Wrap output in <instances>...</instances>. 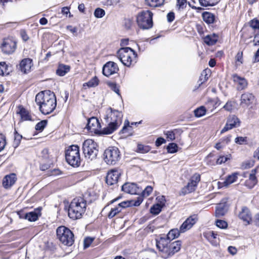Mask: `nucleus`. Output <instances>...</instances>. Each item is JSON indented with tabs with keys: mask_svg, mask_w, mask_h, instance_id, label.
Segmentation results:
<instances>
[{
	"mask_svg": "<svg viewBox=\"0 0 259 259\" xmlns=\"http://www.w3.org/2000/svg\"><path fill=\"white\" fill-rule=\"evenodd\" d=\"M109 111L105 118L108 125L103 129H100L101 125L96 117H93L88 119L87 129L99 135H110L117 130L122 123L123 114L117 110L109 108Z\"/></svg>",
	"mask_w": 259,
	"mask_h": 259,
	"instance_id": "nucleus-1",
	"label": "nucleus"
},
{
	"mask_svg": "<svg viewBox=\"0 0 259 259\" xmlns=\"http://www.w3.org/2000/svg\"><path fill=\"white\" fill-rule=\"evenodd\" d=\"M35 102L39 106L40 111L45 115L51 113L57 106L55 95L50 90L38 93L35 97Z\"/></svg>",
	"mask_w": 259,
	"mask_h": 259,
	"instance_id": "nucleus-2",
	"label": "nucleus"
},
{
	"mask_svg": "<svg viewBox=\"0 0 259 259\" xmlns=\"http://www.w3.org/2000/svg\"><path fill=\"white\" fill-rule=\"evenodd\" d=\"M182 243L178 240L170 242L168 239L160 237L156 240V247L161 257L166 259L174 255L181 249Z\"/></svg>",
	"mask_w": 259,
	"mask_h": 259,
	"instance_id": "nucleus-3",
	"label": "nucleus"
},
{
	"mask_svg": "<svg viewBox=\"0 0 259 259\" xmlns=\"http://www.w3.org/2000/svg\"><path fill=\"white\" fill-rule=\"evenodd\" d=\"M87 206L86 201L82 197H76L71 202L68 210V216L72 220L81 218Z\"/></svg>",
	"mask_w": 259,
	"mask_h": 259,
	"instance_id": "nucleus-4",
	"label": "nucleus"
},
{
	"mask_svg": "<svg viewBox=\"0 0 259 259\" xmlns=\"http://www.w3.org/2000/svg\"><path fill=\"white\" fill-rule=\"evenodd\" d=\"M117 55L121 62L127 67L135 64L137 61V54L130 47L120 48L118 51Z\"/></svg>",
	"mask_w": 259,
	"mask_h": 259,
	"instance_id": "nucleus-5",
	"label": "nucleus"
},
{
	"mask_svg": "<svg viewBox=\"0 0 259 259\" xmlns=\"http://www.w3.org/2000/svg\"><path fill=\"white\" fill-rule=\"evenodd\" d=\"M82 149L84 157L87 160H93L96 158L98 153V146L94 140H85L82 144Z\"/></svg>",
	"mask_w": 259,
	"mask_h": 259,
	"instance_id": "nucleus-6",
	"label": "nucleus"
},
{
	"mask_svg": "<svg viewBox=\"0 0 259 259\" xmlns=\"http://www.w3.org/2000/svg\"><path fill=\"white\" fill-rule=\"evenodd\" d=\"M65 158L67 163L73 167H77L80 164L79 148L77 145H72L68 147L65 152Z\"/></svg>",
	"mask_w": 259,
	"mask_h": 259,
	"instance_id": "nucleus-7",
	"label": "nucleus"
},
{
	"mask_svg": "<svg viewBox=\"0 0 259 259\" xmlns=\"http://www.w3.org/2000/svg\"><path fill=\"white\" fill-rule=\"evenodd\" d=\"M60 241L65 245L70 246L74 241V235L71 231L65 226H60L56 230Z\"/></svg>",
	"mask_w": 259,
	"mask_h": 259,
	"instance_id": "nucleus-8",
	"label": "nucleus"
},
{
	"mask_svg": "<svg viewBox=\"0 0 259 259\" xmlns=\"http://www.w3.org/2000/svg\"><path fill=\"white\" fill-rule=\"evenodd\" d=\"M153 13L149 10H144L139 13L137 16V22L141 28L148 29L153 26Z\"/></svg>",
	"mask_w": 259,
	"mask_h": 259,
	"instance_id": "nucleus-9",
	"label": "nucleus"
},
{
	"mask_svg": "<svg viewBox=\"0 0 259 259\" xmlns=\"http://www.w3.org/2000/svg\"><path fill=\"white\" fill-rule=\"evenodd\" d=\"M120 157L119 150L116 147H109L105 150L103 154L104 160L108 165L115 164Z\"/></svg>",
	"mask_w": 259,
	"mask_h": 259,
	"instance_id": "nucleus-10",
	"label": "nucleus"
},
{
	"mask_svg": "<svg viewBox=\"0 0 259 259\" xmlns=\"http://www.w3.org/2000/svg\"><path fill=\"white\" fill-rule=\"evenodd\" d=\"M200 181V175L197 173L194 174L190 179L187 185L182 189L181 193L184 195L194 191Z\"/></svg>",
	"mask_w": 259,
	"mask_h": 259,
	"instance_id": "nucleus-11",
	"label": "nucleus"
},
{
	"mask_svg": "<svg viewBox=\"0 0 259 259\" xmlns=\"http://www.w3.org/2000/svg\"><path fill=\"white\" fill-rule=\"evenodd\" d=\"M240 123V119L236 115H229L227 118L225 126L221 131V133L223 134L229 130L239 127Z\"/></svg>",
	"mask_w": 259,
	"mask_h": 259,
	"instance_id": "nucleus-12",
	"label": "nucleus"
},
{
	"mask_svg": "<svg viewBox=\"0 0 259 259\" xmlns=\"http://www.w3.org/2000/svg\"><path fill=\"white\" fill-rule=\"evenodd\" d=\"M118 70V67L116 63L112 61H109L104 65L102 73L104 75L109 77L117 73Z\"/></svg>",
	"mask_w": 259,
	"mask_h": 259,
	"instance_id": "nucleus-13",
	"label": "nucleus"
},
{
	"mask_svg": "<svg viewBox=\"0 0 259 259\" xmlns=\"http://www.w3.org/2000/svg\"><path fill=\"white\" fill-rule=\"evenodd\" d=\"M197 214H193L188 217L180 226L182 233H184L190 230L198 221Z\"/></svg>",
	"mask_w": 259,
	"mask_h": 259,
	"instance_id": "nucleus-14",
	"label": "nucleus"
},
{
	"mask_svg": "<svg viewBox=\"0 0 259 259\" xmlns=\"http://www.w3.org/2000/svg\"><path fill=\"white\" fill-rule=\"evenodd\" d=\"M1 48L4 53L11 54L15 52L16 49V43L15 41L10 39H5Z\"/></svg>",
	"mask_w": 259,
	"mask_h": 259,
	"instance_id": "nucleus-15",
	"label": "nucleus"
},
{
	"mask_svg": "<svg viewBox=\"0 0 259 259\" xmlns=\"http://www.w3.org/2000/svg\"><path fill=\"white\" fill-rule=\"evenodd\" d=\"M120 174V171L118 169L111 170L107 175L106 178V183L109 185L116 184Z\"/></svg>",
	"mask_w": 259,
	"mask_h": 259,
	"instance_id": "nucleus-16",
	"label": "nucleus"
},
{
	"mask_svg": "<svg viewBox=\"0 0 259 259\" xmlns=\"http://www.w3.org/2000/svg\"><path fill=\"white\" fill-rule=\"evenodd\" d=\"M33 66L32 60L30 58H24L22 59L18 66V69L23 73H29Z\"/></svg>",
	"mask_w": 259,
	"mask_h": 259,
	"instance_id": "nucleus-17",
	"label": "nucleus"
},
{
	"mask_svg": "<svg viewBox=\"0 0 259 259\" xmlns=\"http://www.w3.org/2000/svg\"><path fill=\"white\" fill-rule=\"evenodd\" d=\"M40 210L41 209L38 208L28 213L19 214V216L21 219H24L30 222H34L38 219V216L40 215Z\"/></svg>",
	"mask_w": 259,
	"mask_h": 259,
	"instance_id": "nucleus-18",
	"label": "nucleus"
},
{
	"mask_svg": "<svg viewBox=\"0 0 259 259\" xmlns=\"http://www.w3.org/2000/svg\"><path fill=\"white\" fill-rule=\"evenodd\" d=\"M254 101V96L251 93H245L241 96L240 105L242 107H248L251 105Z\"/></svg>",
	"mask_w": 259,
	"mask_h": 259,
	"instance_id": "nucleus-19",
	"label": "nucleus"
},
{
	"mask_svg": "<svg viewBox=\"0 0 259 259\" xmlns=\"http://www.w3.org/2000/svg\"><path fill=\"white\" fill-rule=\"evenodd\" d=\"M122 190L131 194H137L141 191V190H139V188L135 183H126L123 185Z\"/></svg>",
	"mask_w": 259,
	"mask_h": 259,
	"instance_id": "nucleus-20",
	"label": "nucleus"
},
{
	"mask_svg": "<svg viewBox=\"0 0 259 259\" xmlns=\"http://www.w3.org/2000/svg\"><path fill=\"white\" fill-rule=\"evenodd\" d=\"M233 81L237 85V88L238 90H242L244 89L247 85L246 80L236 74L232 75Z\"/></svg>",
	"mask_w": 259,
	"mask_h": 259,
	"instance_id": "nucleus-21",
	"label": "nucleus"
},
{
	"mask_svg": "<svg viewBox=\"0 0 259 259\" xmlns=\"http://www.w3.org/2000/svg\"><path fill=\"white\" fill-rule=\"evenodd\" d=\"M16 180L17 178L15 174L7 175L3 179V185L5 188H10L15 184Z\"/></svg>",
	"mask_w": 259,
	"mask_h": 259,
	"instance_id": "nucleus-22",
	"label": "nucleus"
},
{
	"mask_svg": "<svg viewBox=\"0 0 259 259\" xmlns=\"http://www.w3.org/2000/svg\"><path fill=\"white\" fill-rule=\"evenodd\" d=\"M239 174L238 172H234L232 174L229 175L226 179L225 181L223 182H218L219 188H223L224 187H227L231 184L236 181Z\"/></svg>",
	"mask_w": 259,
	"mask_h": 259,
	"instance_id": "nucleus-23",
	"label": "nucleus"
},
{
	"mask_svg": "<svg viewBox=\"0 0 259 259\" xmlns=\"http://www.w3.org/2000/svg\"><path fill=\"white\" fill-rule=\"evenodd\" d=\"M227 204L226 201L218 204L215 208V216L221 217L225 214L227 211Z\"/></svg>",
	"mask_w": 259,
	"mask_h": 259,
	"instance_id": "nucleus-24",
	"label": "nucleus"
},
{
	"mask_svg": "<svg viewBox=\"0 0 259 259\" xmlns=\"http://www.w3.org/2000/svg\"><path fill=\"white\" fill-rule=\"evenodd\" d=\"M255 171V169H252L249 174V179L245 182V186L249 189L252 188L257 183Z\"/></svg>",
	"mask_w": 259,
	"mask_h": 259,
	"instance_id": "nucleus-25",
	"label": "nucleus"
},
{
	"mask_svg": "<svg viewBox=\"0 0 259 259\" xmlns=\"http://www.w3.org/2000/svg\"><path fill=\"white\" fill-rule=\"evenodd\" d=\"M239 217L243 221L247 222L248 224L251 220V216L249 209L247 207H243L242 211L239 214Z\"/></svg>",
	"mask_w": 259,
	"mask_h": 259,
	"instance_id": "nucleus-26",
	"label": "nucleus"
},
{
	"mask_svg": "<svg viewBox=\"0 0 259 259\" xmlns=\"http://www.w3.org/2000/svg\"><path fill=\"white\" fill-rule=\"evenodd\" d=\"M202 18L206 23L207 24H212L215 21V16L214 14L209 12H204L202 13Z\"/></svg>",
	"mask_w": 259,
	"mask_h": 259,
	"instance_id": "nucleus-27",
	"label": "nucleus"
},
{
	"mask_svg": "<svg viewBox=\"0 0 259 259\" xmlns=\"http://www.w3.org/2000/svg\"><path fill=\"white\" fill-rule=\"evenodd\" d=\"M17 113L20 115L21 119L22 120L26 121L31 120V116L29 112L23 107L20 106L19 107V110L17 112Z\"/></svg>",
	"mask_w": 259,
	"mask_h": 259,
	"instance_id": "nucleus-28",
	"label": "nucleus"
},
{
	"mask_svg": "<svg viewBox=\"0 0 259 259\" xmlns=\"http://www.w3.org/2000/svg\"><path fill=\"white\" fill-rule=\"evenodd\" d=\"M204 42L208 46L214 45L218 41V36L215 35H207L204 37Z\"/></svg>",
	"mask_w": 259,
	"mask_h": 259,
	"instance_id": "nucleus-29",
	"label": "nucleus"
},
{
	"mask_svg": "<svg viewBox=\"0 0 259 259\" xmlns=\"http://www.w3.org/2000/svg\"><path fill=\"white\" fill-rule=\"evenodd\" d=\"M69 70L70 67L68 65L60 64L56 70V73L60 76H63L69 72Z\"/></svg>",
	"mask_w": 259,
	"mask_h": 259,
	"instance_id": "nucleus-30",
	"label": "nucleus"
},
{
	"mask_svg": "<svg viewBox=\"0 0 259 259\" xmlns=\"http://www.w3.org/2000/svg\"><path fill=\"white\" fill-rule=\"evenodd\" d=\"M182 233L181 229H171L167 234V237L166 238L168 239V240H173L174 239L178 237L180 233Z\"/></svg>",
	"mask_w": 259,
	"mask_h": 259,
	"instance_id": "nucleus-31",
	"label": "nucleus"
},
{
	"mask_svg": "<svg viewBox=\"0 0 259 259\" xmlns=\"http://www.w3.org/2000/svg\"><path fill=\"white\" fill-rule=\"evenodd\" d=\"M146 5L150 7H158L162 6L164 0H145Z\"/></svg>",
	"mask_w": 259,
	"mask_h": 259,
	"instance_id": "nucleus-32",
	"label": "nucleus"
},
{
	"mask_svg": "<svg viewBox=\"0 0 259 259\" xmlns=\"http://www.w3.org/2000/svg\"><path fill=\"white\" fill-rule=\"evenodd\" d=\"M151 150V147L148 145H145L142 144H138L137 152L138 153L145 154Z\"/></svg>",
	"mask_w": 259,
	"mask_h": 259,
	"instance_id": "nucleus-33",
	"label": "nucleus"
},
{
	"mask_svg": "<svg viewBox=\"0 0 259 259\" xmlns=\"http://www.w3.org/2000/svg\"><path fill=\"white\" fill-rule=\"evenodd\" d=\"M99 79L97 76H94L88 82L83 83V86L84 87L88 86L89 88H93L97 86L99 84Z\"/></svg>",
	"mask_w": 259,
	"mask_h": 259,
	"instance_id": "nucleus-34",
	"label": "nucleus"
},
{
	"mask_svg": "<svg viewBox=\"0 0 259 259\" xmlns=\"http://www.w3.org/2000/svg\"><path fill=\"white\" fill-rule=\"evenodd\" d=\"M8 68V66L5 62H0V75L4 76L9 74V71Z\"/></svg>",
	"mask_w": 259,
	"mask_h": 259,
	"instance_id": "nucleus-35",
	"label": "nucleus"
},
{
	"mask_svg": "<svg viewBox=\"0 0 259 259\" xmlns=\"http://www.w3.org/2000/svg\"><path fill=\"white\" fill-rule=\"evenodd\" d=\"M22 138V135H20L16 130H15V137L13 144V146L15 148H16L19 146Z\"/></svg>",
	"mask_w": 259,
	"mask_h": 259,
	"instance_id": "nucleus-36",
	"label": "nucleus"
},
{
	"mask_svg": "<svg viewBox=\"0 0 259 259\" xmlns=\"http://www.w3.org/2000/svg\"><path fill=\"white\" fill-rule=\"evenodd\" d=\"M164 205V203L162 204H156L151 207L150 209V212L153 214H158L160 213L161 210V208Z\"/></svg>",
	"mask_w": 259,
	"mask_h": 259,
	"instance_id": "nucleus-37",
	"label": "nucleus"
},
{
	"mask_svg": "<svg viewBox=\"0 0 259 259\" xmlns=\"http://www.w3.org/2000/svg\"><path fill=\"white\" fill-rule=\"evenodd\" d=\"M194 112L196 117H200L205 114L206 109L204 106H200V107L196 109Z\"/></svg>",
	"mask_w": 259,
	"mask_h": 259,
	"instance_id": "nucleus-38",
	"label": "nucleus"
},
{
	"mask_svg": "<svg viewBox=\"0 0 259 259\" xmlns=\"http://www.w3.org/2000/svg\"><path fill=\"white\" fill-rule=\"evenodd\" d=\"M243 62V52H239L235 56V66L236 67L240 66Z\"/></svg>",
	"mask_w": 259,
	"mask_h": 259,
	"instance_id": "nucleus-39",
	"label": "nucleus"
},
{
	"mask_svg": "<svg viewBox=\"0 0 259 259\" xmlns=\"http://www.w3.org/2000/svg\"><path fill=\"white\" fill-rule=\"evenodd\" d=\"M121 211V209L118 206H116L113 208H112L108 214V218L109 219H112Z\"/></svg>",
	"mask_w": 259,
	"mask_h": 259,
	"instance_id": "nucleus-40",
	"label": "nucleus"
},
{
	"mask_svg": "<svg viewBox=\"0 0 259 259\" xmlns=\"http://www.w3.org/2000/svg\"><path fill=\"white\" fill-rule=\"evenodd\" d=\"M207 71L206 70H204L202 71V72L201 74V76H200L199 80L198 81V82H199V85H200L203 83L205 82L208 79V74L207 73Z\"/></svg>",
	"mask_w": 259,
	"mask_h": 259,
	"instance_id": "nucleus-41",
	"label": "nucleus"
},
{
	"mask_svg": "<svg viewBox=\"0 0 259 259\" xmlns=\"http://www.w3.org/2000/svg\"><path fill=\"white\" fill-rule=\"evenodd\" d=\"M108 85L113 91L116 93L119 96L121 97L119 87L116 83L114 82H109L108 83Z\"/></svg>",
	"mask_w": 259,
	"mask_h": 259,
	"instance_id": "nucleus-42",
	"label": "nucleus"
},
{
	"mask_svg": "<svg viewBox=\"0 0 259 259\" xmlns=\"http://www.w3.org/2000/svg\"><path fill=\"white\" fill-rule=\"evenodd\" d=\"M167 150L168 153H174L177 151L178 146L176 144L171 143L168 144L167 147Z\"/></svg>",
	"mask_w": 259,
	"mask_h": 259,
	"instance_id": "nucleus-43",
	"label": "nucleus"
},
{
	"mask_svg": "<svg viewBox=\"0 0 259 259\" xmlns=\"http://www.w3.org/2000/svg\"><path fill=\"white\" fill-rule=\"evenodd\" d=\"M47 124V121L46 120H43L38 122L35 125V130L36 131H41L46 127Z\"/></svg>",
	"mask_w": 259,
	"mask_h": 259,
	"instance_id": "nucleus-44",
	"label": "nucleus"
},
{
	"mask_svg": "<svg viewBox=\"0 0 259 259\" xmlns=\"http://www.w3.org/2000/svg\"><path fill=\"white\" fill-rule=\"evenodd\" d=\"M231 155H227L226 156H220L217 160V163L218 164H221L226 162L228 160L230 159Z\"/></svg>",
	"mask_w": 259,
	"mask_h": 259,
	"instance_id": "nucleus-45",
	"label": "nucleus"
},
{
	"mask_svg": "<svg viewBox=\"0 0 259 259\" xmlns=\"http://www.w3.org/2000/svg\"><path fill=\"white\" fill-rule=\"evenodd\" d=\"M105 15V12L104 10L101 8H97L94 12V16L96 18H102Z\"/></svg>",
	"mask_w": 259,
	"mask_h": 259,
	"instance_id": "nucleus-46",
	"label": "nucleus"
},
{
	"mask_svg": "<svg viewBox=\"0 0 259 259\" xmlns=\"http://www.w3.org/2000/svg\"><path fill=\"white\" fill-rule=\"evenodd\" d=\"M215 224L218 227L221 229H226L228 227L227 223L224 220H217L215 221Z\"/></svg>",
	"mask_w": 259,
	"mask_h": 259,
	"instance_id": "nucleus-47",
	"label": "nucleus"
},
{
	"mask_svg": "<svg viewBox=\"0 0 259 259\" xmlns=\"http://www.w3.org/2000/svg\"><path fill=\"white\" fill-rule=\"evenodd\" d=\"M235 142L239 145L246 144L247 142V138L246 137H238L235 138Z\"/></svg>",
	"mask_w": 259,
	"mask_h": 259,
	"instance_id": "nucleus-48",
	"label": "nucleus"
},
{
	"mask_svg": "<svg viewBox=\"0 0 259 259\" xmlns=\"http://www.w3.org/2000/svg\"><path fill=\"white\" fill-rule=\"evenodd\" d=\"M6 139L4 135L0 134V152L2 151L6 145Z\"/></svg>",
	"mask_w": 259,
	"mask_h": 259,
	"instance_id": "nucleus-49",
	"label": "nucleus"
},
{
	"mask_svg": "<svg viewBox=\"0 0 259 259\" xmlns=\"http://www.w3.org/2000/svg\"><path fill=\"white\" fill-rule=\"evenodd\" d=\"M234 107V103L232 101H228L224 106L223 108L228 111H231Z\"/></svg>",
	"mask_w": 259,
	"mask_h": 259,
	"instance_id": "nucleus-50",
	"label": "nucleus"
},
{
	"mask_svg": "<svg viewBox=\"0 0 259 259\" xmlns=\"http://www.w3.org/2000/svg\"><path fill=\"white\" fill-rule=\"evenodd\" d=\"M167 139L170 141H174L175 139V134L174 131H168L165 132Z\"/></svg>",
	"mask_w": 259,
	"mask_h": 259,
	"instance_id": "nucleus-51",
	"label": "nucleus"
},
{
	"mask_svg": "<svg viewBox=\"0 0 259 259\" xmlns=\"http://www.w3.org/2000/svg\"><path fill=\"white\" fill-rule=\"evenodd\" d=\"M40 156L44 159H49L50 158L49 150L47 148L44 149L41 152Z\"/></svg>",
	"mask_w": 259,
	"mask_h": 259,
	"instance_id": "nucleus-52",
	"label": "nucleus"
},
{
	"mask_svg": "<svg viewBox=\"0 0 259 259\" xmlns=\"http://www.w3.org/2000/svg\"><path fill=\"white\" fill-rule=\"evenodd\" d=\"M250 26L254 29L259 28V21L258 20L253 19L250 22Z\"/></svg>",
	"mask_w": 259,
	"mask_h": 259,
	"instance_id": "nucleus-53",
	"label": "nucleus"
},
{
	"mask_svg": "<svg viewBox=\"0 0 259 259\" xmlns=\"http://www.w3.org/2000/svg\"><path fill=\"white\" fill-rule=\"evenodd\" d=\"M152 188L151 186H147L143 191L142 194L143 196H148L152 191Z\"/></svg>",
	"mask_w": 259,
	"mask_h": 259,
	"instance_id": "nucleus-54",
	"label": "nucleus"
},
{
	"mask_svg": "<svg viewBox=\"0 0 259 259\" xmlns=\"http://www.w3.org/2000/svg\"><path fill=\"white\" fill-rule=\"evenodd\" d=\"M186 0H177V6L179 9H183L186 7Z\"/></svg>",
	"mask_w": 259,
	"mask_h": 259,
	"instance_id": "nucleus-55",
	"label": "nucleus"
},
{
	"mask_svg": "<svg viewBox=\"0 0 259 259\" xmlns=\"http://www.w3.org/2000/svg\"><path fill=\"white\" fill-rule=\"evenodd\" d=\"M217 235H218L217 233H216L214 231H210L207 234L208 239L210 241H211V239H216Z\"/></svg>",
	"mask_w": 259,
	"mask_h": 259,
	"instance_id": "nucleus-56",
	"label": "nucleus"
},
{
	"mask_svg": "<svg viewBox=\"0 0 259 259\" xmlns=\"http://www.w3.org/2000/svg\"><path fill=\"white\" fill-rule=\"evenodd\" d=\"M93 240L91 238H85L84 240V248H86L90 246Z\"/></svg>",
	"mask_w": 259,
	"mask_h": 259,
	"instance_id": "nucleus-57",
	"label": "nucleus"
},
{
	"mask_svg": "<svg viewBox=\"0 0 259 259\" xmlns=\"http://www.w3.org/2000/svg\"><path fill=\"white\" fill-rule=\"evenodd\" d=\"M20 35L22 39L24 41H26L29 39V36H28L26 32L24 30H21L20 31Z\"/></svg>",
	"mask_w": 259,
	"mask_h": 259,
	"instance_id": "nucleus-58",
	"label": "nucleus"
},
{
	"mask_svg": "<svg viewBox=\"0 0 259 259\" xmlns=\"http://www.w3.org/2000/svg\"><path fill=\"white\" fill-rule=\"evenodd\" d=\"M66 28L67 30H68L71 32L73 33L74 34V35H75V36L77 35V28L76 27H73L71 25H68L66 27Z\"/></svg>",
	"mask_w": 259,
	"mask_h": 259,
	"instance_id": "nucleus-59",
	"label": "nucleus"
},
{
	"mask_svg": "<svg viewBox=\"0 0 259 259\" xmlns=\"http://www.w3.org/2000/svg\"><path fill=\"white\" fill-rule=\"evenodd\" d=\"M199 2L200 5L203 7H207L209 6H212L214 5L213 4H211L210 3H209V2H208L206 0H199Z\"/></svg>",
	"mask_w": 259,
	"mask_h": 259,
	"instance_id": "nucleus-60",
	"label": "nucleus"
},
{
	"mask_svg": "<svg viewBox=\"0 0 259 259\" xmlns=\"http://www.w3.org/2000/svg\"><path fill=\"white\" fill-rule=\"evenodd\" d=\"M165 142L164 139L161 137L158 138L155 142V145L157 147H159Z\"/></svg>",
	"mask_w": 259,
	"mask_h": 259,
	"instance_id": "nucleus-61",
	"label": "nucleus"
},
{
	"mask_svg": "<svg viewBox=\"0 0 259 259\" xmlns=\"http://www.w3.org/2000/svg\"><path fill=\"white\" fill-rule=\"evenodd\" d=\"M131 205V203L129 201H123L118 204V206L120 207L122 209L123 208H125L126 207L130 206Z\"/></svg>",
	"mask_w": 259,
	"mask_h": 259,
	"instance_id": "nucleus-62",
	"label": "nucleus"
},
{
	"mask_svg": "<svg viewBox=\"0 0 259 259\" xmlns=\"http://www.w3.org/2000/svg\"><path fill=\"white\" fill-rule=\"evenodd\" d=\"M167 19L169 22H171L175 19V14L174 12H169L167 15Z\"/></svg>",
	"mask_w": 259,
	"mask_h": 259,
	"instance_id": "nucleus-63",
	"label": "nucleus"
},
{
	"mask_svg": "<svg viewBox=\"0 0 259 259\" xmlns=\"http://www.w3.org/2000/svg\"><path fill=\"white\" fill-rule=\"evenodd\" d=\"M231 136H228L221 139V142L225 144V146L227 145L231 141Z\"/></svg>",
	"mask_w": 259,
	"mask_h": 259,
	"instance_id": "nucleus-64",
	"label": "nucleus"
}]
</instances>
